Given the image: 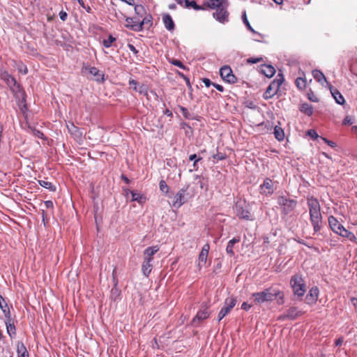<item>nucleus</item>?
<instances>
[{
	"mask_svg": "<svg viewBox=\"0 0 357 357\" xmlns=\"http://www.w3.org/2000/svg\"><path fill=\"white\" fill-rule=\"evenodd\" d=\"M240 239L238 238H234L228 242L227 246L226 248V252L228 255L232 256L234 255L233 248L235 243L239 242Z\"/></svg>",
	"mask_w": 357,
	"mask_h": 357,
	"instance_id": "obj_30",
	"label": "nucleus"
},
{
	"mask_svg": "<svg viewBox=\"0 0 357 357\" xmlns=\"http://www.w3.org/2000/svg\"><path fill=\"white\" fill-rule=\"evenodd\" d=\"M159 250L158 245L149 247L144 251V259L152 261L153 256Z\"/></svg>",
	"mask_w": 357,
	"mask_h": 357,
	"instance_id": "obj_18",
	"label": "nucleus"
},
{
	"mask_svg": "<svg viewBox=\"0 0 357 357\" xmlns=\"http://www.w3.org/2000/svg\"><path fill=\"white\" fill-rule=\"evenodd\" d=\"M144 7L140 5H137L135 7V11L137 15H141L144 12Z\"/></svg>",
	"mask_w": 357,
	"mask_h": 357,
	"instance_id": "obj_42",
	"label": "nucleus"
},
{
	"mask_svg": "<svg viewBox=\"0 0 357 357\" xmlns=\"http://www.w3.org/2000/svg\"><path fill=\"white\" fill-rule=\"evenodd\" d=\"M18 70L20 73H21L22 74H26V73H27L26 67L22 64L18 67Z\"/></svg>",
	"mask_w": 357,
	"mask_h": 357,
	"instance_id": "obj_47",
	"label": "nucleus"
},
{
	"mask_svg": "<svg viewBox=\"0 0 357 357\" xmlns=\"http://www.w3.org/2000/svg\"><path fill=\"white\" fill-rule=\"evenodd\" d=\"M251 307V305L250 304H248L247 303L244 302L242 305H241V308L243 309V310H248V309H250Z\"/></svg>",
	"mask_w": 357,
	"mask_h": 357,
	"instance_id": "obj_52",
	"label": "nucleus"
},
{
	"mask_svg": "<svg viewBox=\"0 0 357 357\" xmlns=\"http://www.w3.org/2000/svg\"><path fill=\"white\" fill-rule=\"evenodd\" d=\"M354 123L353 119L350 116H347L343 120L344 125H351Z\"/></svg>",
	"mask_w": 357,
	"mask_h": 357,
	"instance_id": "obj_41",
	"label": "nucleus"
},
{
	"mask_svg": "<svg viewBox=\"0 0 357 357\" xmlns=\"http://www.w3.org/2000/svg\"><path fill=\"white\" fill-rule=\"evenodd\" d=\"M33 135L38 138H42L43 137V134L38 130H33Z\"/></svg>",
	"mask_w": 357,
	"mask_h": 357,
	"instance_id": "obj_48",
	"label": "nucleus"
},
{
	"mask_svg": "<svg viewBox=\"0 0 357 357\" xmlns=\"http://www.w3.org/2000/svg\"><path fill=\"white\" fill-rule=\"evenodd\" d=\"M254 302L256 304H261L264 302L277 299V303L282 305L284 303V293L277 287H270L264 289L261 292L254 293L252 295Z\"/></svg>",
	"mask_w": 357,
	"mask_h": 357,
	"instance_id": "obj_1",
	"label": "nucleus"
},
{
	"mask_svg": "<svg viewBox=\"0 0 357 357\" xmlns=\"http://www.w3.org/2000/svg\"><path fill=\"white\" fill-rule=\"evenodd\" d=\"M307 135H308L310 137H312V138H313V139H317V138H318V137H319L318 134H317V133L316 132V131H315V130H308V131H307Z\"/></svg>",
	"mask_w": 357,
	"mask_h": 357,
	"instance_id": "obj_43",
	"label": "nucleus"
},
{
	"mask_svg": "<svg viewBox=\"0 0 357 357\" xmlns=\"http://www.w3.org/2000/svg\"><path fill=\"white\" fill-rule=\"evenodd\" d=\"M236 215L243 219L249 220L250 219V213L248 210V205L244 200H239L236 203Z\"/></svg>",
	"mask_w": 357,
	"mask_h": 357,
	"instance_id": "obj_7",
	"label": "nucleus"
},
{
	"mask_svg": "<svg viewBox=\"0 0 357 357\" xmlns=\"http://www.w3.org/2000/svg\"><path fill=\"white\" fill-rule=\"evenodd\" d=\"M275 3L278 5H281L283 2V0H273Z\"/></svg>",
	"mask_w": 357,
	"mask_h": 357,
	"instance_id": "obj_59",
	"label": "nucleus"
},
{
	"mask_svg": "<svg viewBox=\"0 0 357 357\" xmlns=\"http://www.w3.org/2000/svg\"><path fill=\"white\" fill-rule=\"evenodd\" d=\"M278 202V204L283 207V210L285 213L291 211L296 205L294 200L289 199L285 197H280Z\"/></svg>",
	"mask_w": 357,
	"mask_h": 357,
	"instance_id": "obj_9",
	"label": "nucleus"
},
{
	"mask_svg": "<svg viewBox=\"0 0 357 357\" xmlns=\"http://www.w3.org/2000/svg\"><path fill=\"white\" fill-rule=\"evenodd\" d=\"M45 204L47 208L52 207L53 206V204L51 201H47Z\"/></svg>",
	"mask_w": 357,
	"mask_h": 357,
	"instance_id": "obj_58",
	"label": "nucleus"
},
{
	"mask_svg": "<svg viewBox=\"0 0 357 357\" xmlns=\"http://www.w3.org/2000/svg\"><path fill=\"white\" fill-rule=\"evenodd\" d=\"M126 23L125 26L134 31H138L142 29V26L144 24V21H142L141 23H139L138 20H135L132 17H126Z\"/></svg>",
	"mask_w": 357,
	"mask_h": 357,
	"instance_id": "obj_13",
	"label": "nucleus"
},
{
	"mask_svg": "<svg viewBox=\"0 0 357 357\" xmlns=\"http://www.w3.org/2000/svg\"><path fill=\"white\" fill-rule=\"evenodd\" d=\"M328 224L331 229L335 234L342 237L347 238L351 241H356L355 235L352 232L346 229L334 216L331 215L328 217Z\"/></svg>",
	"mask_w": 357,
	"mask_h": 357,
	"instance_id": "obj_3",
	"label": "nucleus"
},
{
	"mask_svg": "<svg viewBox=\"0 0 357 357\" xmlns=\"http://www.w3.org/2000/svg\"><path fill=\"white\" fill-rule=\"evenodd\" d=\"M7 331L9 335H11V332L14 333L15 326L10 323H6Z\"/></svg>",
	"mask_w": 357,
	"mask_h": 357,
	"instance_id": "obj_44",
	"label": "nucleus"
},
{
	"mask_svg": "<svg viewBox=\"0 0 357 357\" xmlns=\"http://www.w3.org/2000/svg\"><path fill=\"white\" fill-rule=\"evenodd\" d=\"M352 130H356V131H357V126H354V127L352 128Z\"/></svg>",
	"mask_w": 357,
	"mask_h": 357,
	"instance_id": "obj_64",
	"label": "nucleus"
},
{
	"mask_svg": "<svg viewBox=\"0 0 357 357\" xmlns=\"http://www.w3.org/2000/svg\"><path fill=\"white\" fill-rule=\"evenodd\" d=\"M261 72L267 77H271L275 73V70L271 65H264L261 67Z\"/></svg>",
	"mask_w": 357,
	"mask_h": 357,
	"instance_id": "obj_24",
	"label": "nucleus"
},
{
	"mask_svg": "<svg viewBox=\"0 0 357 357\" xmlns=\"http://www.w3.org/2000/svg\"><path fill=\"white\" fill-rule=\"evenodd\" d=\"M321 139L325 142L326 143L328 146L334 148L336 146V144L332 141H330V140H328L327 139L324 138V137H321Z\"/></svg>",
	"mask_w": 357,
	"mask_h": 357,
	"instance_id": "obj_45",
	"label": "nucleus"
},
{
	"mask_svg": "<svg viewBox=\"0 0 357 357\" xmlns=\"http://www.w3.org/2000/svg\"><path fill=\"white\" fill-rule=\"evenodd\" d=\"M329 88L336 102L339 105H343L345 100L341 93L338 90L333 89L331 86Z\"/></svg>",
	"mask_w": 357,
	"mask_h": 357,
	"instance_id": "obj_23",
	"label": "nucleus"
},
{
	"mask_svg": "<svg viewBox=\"0 0 357 357\" xmlns=\"http://www.w3.org/2000/svg\"><path fill=\"white\" fill-rule=\"evenodd\" d=\"M126 194L129 192L131 194L132 201H136L139 204H143L146 200L145 197L138 192L135 191H129L128 190H126Z\"/></svg>",
	"mask_w": 357,
	"mask_h": 357,
	"instance_id": "obj_26",
	"label": "nucleus"
},
{
	"mask_svg": "<svg viewBox=\"0 0 357 357\" xmlns=\"http://www.w3.org/2000/svg\"><path fill=\"white\" fill-rule=\"evenodd\" d=\"M203 82L207 87L211 85V81L208 79H204Z\"/></svg>",
	"mask_w": 357,
	"mask_h": 357,
	"instance_id": "obj_56",
	"label": "nucleus"
},
{
	"mask_svg": "<svg viewBox=\"0 0 357 357\" xmlns=\"http://www.w3.org/2000/svg\"><path fill=\"white\" fill-rule=\"evenodd\" d=\"M184 1L185 3V6L187 8L192 7L196 10H204V8L202 6L197 5V3L194 1H190L188 0H184Z\"/></svg>",
	"mask_w": 357,
	"mask_h": 357,
	"instance_id": "obj_35",
	"label": "nucleus"
},
{
	"mask_svg": "<svg viewBox=\"0 0 357 357\" xmlns=\"http://www.w3.org/2000/svg\"><path fill=\"white\" fill-rule=\"evenodd\" d=\"M59 17L61 20L65 21L67 18V14L66 12L61 11L59 13Z\"/></svg>",
	"mask_w": 357,
	"mask_h": 357,
	"instance_id": "obj_51",
	"label": "nucleus"
},
{
	"mask_svg": "<svg viewBox=\"0 0 357 357\" xmlns=\"http://www.w3.org/2000/svg\"><path fill=\"white\" fill-rule=\"evenodd\" d=\"M214 86L220 91H223V87L219 84H213Z\"/></svg>",
	"mask_w": 357,
	"mask_h": 357,
	"instance_id": "obj_57",
	"label": "nucleus"
},
{
	"mask_svg": "<svg viewBox=\"0 0 357 357\" xmlns=\"http://www.w3.org/2000/svg\"><path fill=\"white\" fill-rule=\"evenodd\" d=\"M152 267L153 265L151 264V261L144 259L142 266V271L143 274L146 277L149 276V275L151 272Z\"/></svg>",
	"mask_w": 357,
	"mask_h": 357,
	"instance_id": "obj_28",
	"label": "nucleus"
},
{
	"mask_svg": "<svg viewBox=\"0 0 357 357\" xmlns=\"http://www.w3.org/2000/svg\"><path fill=\"white\" fill-rule=\"evenodd\" d=\"M228 6L229 3L218 8L215 12L213 13V17L221 24H225L229 22Z\"/></svg>",
	"mask_w": 357,
	"mask_h": 357,
	"instance_id": "obj_6",
	"label": "nucleus"
},
{
	"mask_svg": "<svg viewBox=\"0 0 357 357\" xmlns=\"http://www.w3.org/2000/svg\"><path fill=\"white\" fill-rule=\"evenodd\" d=\"M17 353L19 354V356L27 357L29 356L28 352L26 351V347H24L23 343H18L17 344Z\"/></svg>",
	"mask_w": 357,
	"mask_h": 357,
	"instance_id": "obj_32",
	"label": "nucleus"
},
{
	"mask_svg": "<svg viewBox=\"0 0 357 357\" xmlns=\"http://www.w3.org/2000/svg\"><path fill=\"white\" fill-rule=\"evenodd\" d=\"M128 47H129L130 50L132 51L133 53H135V54L137 53V50L132 45H129Z\"/></svg>",
	"mask_w": 357,
	"mask_h": 357,
	"instance_id": "obj_55",
	"label": "nucleus"
},
{
	"mask_svg": "<svg viewBox=\"0 0 357 357\" xmlns=\"http://www.w3.org/2000/svg\"><path fill=\"white\" fill-rule=\"evenodd\" d=\"M129 85L131 88H132L135 91L139 92V93H143L146 95L147 93V87L144 85L139 86V84L134 79H130L129 81Z\"/></svg>",
	"mask_w": 357,
	"mask_h": 357,
	"instance_id": "obj_20",
	"label": "nucleus"
},
{
	"mask_svg": "<svg viewBox=\"0 0 357 357\" xmlns=\"http://www.w3.org/2000/svg\"><path fill=\"white\" fill-rule=\"evenodd\" d=\"M302 314V312L298 310L296 307H291L286 313L280 315L279 319L284 320L286 319H294L297 317Z\"/></svg>",
	"mask_w": 357,
	"mask_h": 357,
	"instance_id": "obj_12",
	"label": "nucleus"
},
{
	"mask_svg": "<svg viewBox=\"0 0 357 357\" xmlns=\"http://www.w3.org/2000/svg\"><path fill=\"white\" fill-rule=\"evenodd\" d=\"M296 85L300 90H303L306 86V79L303 77H298L296 79Z\"/></svg>",
	"mask_w": 357,
	"mask_h": 357,
	"instance_id": "obj_36",
	"label": "nucleus"
},
{
	"mask_svg": "<svg viewBox=\"0 0 357 357\" xmlns=\"http://www.w3.org/2000/svg\"><path fill=\"white\" fill-rule=\"evenodd\" d=\"M116 40V38H114L112 36H109L107 39H105L103 40V45L105 47H111L113 42Z\"/></svg>",
	"mask_w": 357,
	"mask_h": 357,
	"instance_id": "obj_38",
	"label": "nucleus"
},
{
	"mask_svg": "<svg viewBox=\"0 0 357 357\" xmlns=\"http://www.w3.org/2000/svg\"><path fill=\"white\" fill-rule=\"evenodd\" d=\"M160 190L165 193L168 192L169 188L166 183V182L163 180H161L159 183Z\"/></svg>",
	"mask_w": 357,
	"mask_h": 357,
	"instance_id": "obj_40",
	"label": "nucleus"
},
{
	"mask_svg": "<svg viewBox=\"0 0 357 357\" xmlns=\"http://www.w3.org/2000/svg\"><path fill=\"white\" fill-rule=\"evenodd\" d=\"M226 315L227 314L225 312L220 310L218 314V321H220V320H222Z\"/></svg>",
	"mask_w": 357,
	"mask_h": 357,
	"instance_id": "obj_53",
	"label": "nucleus"
},
{
	"mask_svg": "<svg viewBox=\"0 0 357 357\" xmlns=\"http://www.w3.org/2000/svg\"><path fill=\"white\" fill-rule=\"evenodd\" d=\"M209 245L205 244L199 255L198 257V261H197V266L199 268H202V267L205 266L207 262V257L209 252Z\"/></svg>",
	"mask_w": 357,
	"mask_h": 357,
	"instance_id": "obj_11",
	"label": "nucleus"
},
{
	"mask_svg": "<svg viewBox=\"0 0 357 357\" xmlns=\"http://www.w3.org/2000/svg\"><path fill=\"white\" fill-rule=\"evenodd\" d=\"M209 316V312L207 308H204L203 310H199L196 317L193 319V322L196 321L199 322L205 319H206Z\"/></svg>",
	"mask_w": 357,
	"mask_h": 357,
	"instance_id": "obj_25",
	"label": "nucleus"
},
{
	"mask_svg": "<svg viewBox=\"0 0 357 357\" xmlns=\"http://www.w3.org/2000/svg\"><path fill=\"white\" fill-rule=\"evenodd\" d=\"M283 81H284V78H283L282 75H278V77L275 79H274L271 83L275 84L277 86V88L279 89V88L281 86V84H282Z\"/></svg>",
	"mask_w": 357,
	"mask_h": 357,
	"instance_id": "obj_39",
	"label": "nucleus"
},
{
	"mask_svg": "<svg viewBox=\"0 0 357 357\" xmlns=\"http://www.w3.org/2000/svg\"><path fill=\"white\" fill-rule=\"evenodd\" d=\"M196 158H197V155L196 154H192V155H190V160H195V161L194 162V167L196 166L197 162L200 160V158H198V159H196Z\"/></svg>",
	"mask_w": 357,
	"mask_h": 357,
	"instance_id": "obj_50",
	"label": "nucleus"
},
{
	"mask_svg": "<svg viewBox=\"0 0 357 357\" xmlns=\"http://www.w3.org/2000/svg\"><path fill=\"white\" fill-rule=\"evenodd\" d=\"M344 340L342 337H340L338 338L336 341H335V345L336 346H340L342 345V342H343Z\"/></svg>",
	"mask_w": 357,
	"mask_h": 357,
	"instance_id": "obj_54",
	"label": "nucleus"
},
{
	"mask_svg": "<svg viewBox=\"0 0 357 357\" xmlns=\"http://www.w3.org/2000/svg\"><path fill=\"white\" fill-rule=\"evenodd\" d=\"M307 205L311 223L314 230L318 231L320 230L322 220L320 204L317 199L311 197L307 199Z\"/></svg>",
	"mask_w": 357,
	"mask_h": 357,
	"instance_id": "obj_2",
	"label": "nucleus"
},
{
	"mask_svg": "<svg viewBox=\"0 0 357 357\" xmlns=\"http://www.w3.org/2000/svg\"><path fill=\"white\" fill-rule=\"evenodd\" d=\"M205 4L212 9H218L222 6L228 4V0H205Z\"/></svg>",
	"mask_w": 357,
	"mask_h": 357,
	"instance_id": "obj_16",
	"label": "nucleus"
},
{
	"mask_svg": "<svg viewBox=\"0 0 357 357\" xmlns=\"http://www.w3.org/2000/svg\"><path fill=\"white\" fill-rule=\"evenodd\" d=\"M220 74L222 79L228 83H235L236 78L232 73L231 68L228 66L222 67L220 70Z\"/></svg>",
	"mask_w": 357,
	"mask_h": 357,
	"instance_id": "obj_8",
	"label": "nucleus"
},
{
	"mask_svg": "<svg viewBox=\"0 0 357 357\" xmlns=\"http://www.w3.org/2000/svg\"><path fill=\"white\" fill-rule=\"evenodd\" d=\"M78 3L81 6H84V1L83 0H77Z\"/></svg>",
	"mask_w": 357,
	"mask_h": 357,
	"instance_id": "obj_60",
	"label": "nucleus"
},
{
	"mask_svg": "<svg viewBox=\"0 0 357 357\" xmlns=\"http://www.w3.org/2000/svg\"><path fill=\"white\" fill-rule=\"evenodd\" d=\"M0 308L3 311V313L4 314L5 317L8 319H10V312L7 303L3 302V301L0 302Z\"/></svg>",
	"mask_w": 357,
	"mask_h": 357,
	"instance_id": "obj_33",
	"label": "nucleus"
},
{
	"mask_svg": "<svg viewBox=\"0 0 357 357\" xmlns=\"http://www.w3.org/2000/svg\"><path fill=\"white\" fill-rule=\"evenodd\" d=\"M169 7L171 9H174L176 7V6L174 4H172V5H170Z\"/></svg>",
	"mask_w": 357,
	"mask_h": 357,
	"instance_id": "obj_62",
	"label": "nucleus"
},
{
	"mask_svg": "<svg viewBox=\"0 0 357 357\" xmlns=\"http://www.w3.org/2000/svg\"><path fill=\"white\" fill-rule=\"evenodd\" d=\"M274 135L278 141H282L284 138L283 130L278 126H275L274 128Z\"/></svg>",
	"mask_w": 357,
	"mask_h": 357,
	"instance_id": "obj_31",
	"label": "nucleus"
},
{
	"mask_svg": "<svg viewBox=\"0 0 357 357\" xmlns=\"http://www.w3.org/2000/svg\"><path fill=\"white\" fill-rule=\"evenodd\" d=\"M291 287L295 295L303 296L306 291L305 285L301 275H294L291 279Z\"/></svg>",
	"mask_w": 357,
	"mask_h": 357,
	"instance_id": "obj_5",
	"label": "nucleus"
},
{
	"mask_svg": "<svg viewBox=\"0 0 357 357\" xmlns=\"http://www.w3.org/2000/svg\"><path fill=\"white\" fill-rule=\"evenodd\" d=\"M143 21H144V24L147 22H150V20H147L146 18L144 19Z\"/></svg>",
	"mask_w": 357,
	"mask_h": 357,
	"instance_id": "obj_63",
	"label": "nucleus"
},
{
	"mask_svg": "<svg viewBox=\"0 0 357 357\" xmlns=\"http://www.w3.org/2000/svg\"><path fill=\"white\" fill-rule=\"evenodd\" d=\"M0 77L6 82L8 86L12 87L16 85V81L15 78L10 76L8 72L3 70H0Z\"/></svg>",
	"mask_w": 357,
	"mask_h": 357,
	"instance_id": "obj_19",
	"label": "nucleus"
},
{
	"mask_svg": "<svg viewBox=\"0 0 357 357\" xmlns=\"http://www.w3.org/2000/svg\"><path fill=\"white\" fill-rule=\"evenodd\" d=\"M242 19H243V23L245 24V25L247 26V28L252 32L254 34L257 35V36H259V38H262V35L258 32H257L256 31H255L253 29V28L251 26L248 18H247V15H246V13L245 12H243V16H242Z\"/></svg>",
	"mask_w": 357,
	"mask_h": 357,
	"instance_id": "obj_29",
	"label": "nucleus"
},
{
	"mask_svg": "<svg viewBox=\"0 0 357 357\" xmlns=\"http://www.w3.org/2000/svg\"><path fill=\"white\" fill-rule=\"evenodd\" d=\"M236 300L235 298L229 297L226 298L225 301V305L221 309V310L226 314H227L231 311V310L236 305Z\"/></svg>",
	"mask_w": 357,
	"mask_h": 357,
	"instance_id": "obj_17",
	"label": "nucleus"
},
{
	"mask_svg": "<svg viewBox=\"0 0 357 357\" xmlns=\"http://www.w3.org/2000/svg\"><path fill=\"white\" fill-rule=\"evenodd\" d=\"M123 179L126 182V183H128L129 180L128 178L125 177V176H123Z\"/></svg>",
	"mask_w": 357,
	"mask_h": 357,
	"instance_id": "obj_61",
	"label": "nucleus"
},
{
	"mask_svg": "<svg viewBox=\"0 0 357 357\" xmlns=\"http://www.w3.org/2000/svg\"><path fill=\"white\" fill-rule=\"evenodd\" d=\"M313 77L323 86H328L330 87L331 86L327 82V79L325 75L319 70H314L312 71Z\"/></svg>",
	"mask_w": 357,
	"mask_h": 357,
	"instance_id": "obj_14",
	"label": "nucleus"
},
{
	"mask_svg": "<svg viewBox=\"0 0 357 357\" xmlns=\"http://www.w3.org/2000/svg\"><path fill=\"white\" fill-rule=\"evenodd\" d=\"M301 111L304 112L308 116H310L313 113V108L309 104H303L301 107Z\"/></svg>",
	"mask_w": 357,
	"mask_h": 357,
	"instance_id": "obj_34",
	"label": "nucleus"
},
{
	"mask_svg": "<svg viewBox=\"0 0 357 357\" xmlns=\"http://www.w3.org/2000/svg\"><path fill=\"white\" fill-rule=\"evenodd\" d=\"M318 296H319V289L317 287H312L309 293L307 294V295L306 296V302L308 303V304H313L314 303L317 299H318Z\"/></svg>",
	"mask_w": 357,
	"mask_h": 357,
	"instance_id": "obj_15",
	"label": "nucleus"
},
{
	"mask_svg": "<svg viewBox=\"0 0 357 357\" xmlns=\"http://www.w3.org/2000/svg\"><path fill=\"white\" fill-rule=\"evenodd\" d=\"M191 195L188 192V187L180 189L174 196L172 197V206L176 208L185 204Z\"/></svg>",
	"mask_w": 357,
	"mask_h": 357,
	"instance_id": "obj_4",
	"label": "nucleus"
},
{
	"mask_svg": "<svg viewBox=\"0 0 357 357\" xmlns=\"http://www.w3.org/2000/svg\"><path fill=\"white\" fill-rule=\"evenodd\" d=\"M275 189L274 183L272 180L268 178H266L264 181V183L260 185L261 193L266 195H271L274 192Z\"/></svg>",
	"mask_w": 357,
	"mask_h": 357,
	"instance_id": "obj_10",
	"label": "nucleus"
},
{
	"mask_svg": "<svg viewBox=\"0 0 357 357\" xmlns=\"http://www.w3.org/2000/svg\"><path fill=\"white\" fill-rule=\"evenodd\" d=\"M172 63L174 66H176L181 68H184L183 65L182 64V63L180 61L174 60V61H172Z\"/></svg>",
	"mask_w": 357,
	"mask_h": 357,
	"instance_id": "obj_49",
	"label": "nucleus"
},
{
	"mask_svg": "<svg viewBox=\"0 0 357 357\" xmlns=\"http://www.w3.org/2000/svg\"><path fill=\"white\" fill-rule=\"evenodd\" d=\"M40 185L47 189H50L51 190H55V188L53 187L52 183L47 181H39Z\"/></svg>",
	"mask_w": 357,
	"mask_h": 357,
	"instance_id": "obj_37",
	"label": "nucleus"
},
{
	"mask_svg": "<svg viewBox=\"0 0 357 357\" xmlns=\"http://www.w3.org/2000/svg\"><path fill=\"white\" fill-rule=\"evenodd\" d=\"M85 72L89 73L90 75L95 77L96 79L98 82L103 80V75L100 73L99 70L95 67H85Z\"/></svg>",
	"mask_w": 357,
	"mask_h": 357,
	"instance_id": "obj_22",
	"label": "nucleus"
},
{
	"mask_svg": "<svg viewBox=\"0 0 357 357\" xmlns=\"http://www.w3.org/2000/svg\"><path fill=\"white\" fill-rule=\"evenodd\" d=\"M278 90L279 89L277 88V86L275 84L271 83V84L267 88V89L264 93V97L266 98H270L273 97L275 94H276Z\"/></svg>",
	"mask_w": 357,
	"mask_h": 357,
	"instance_id": "obj_27",
	"label": "nucleus"
},
{
	"mask_svg": "<svg viewBox=\"0 0 357 357\" xmlns=\"http://www.w3.org/2000/svg\"><path fill=\"white\" fill-rule=\"evenodd\" d=\"M261 60H262V58H261V57L257 58V59L250 58L248 59V62L250 63H257L261 61Z\"/></svg>",
	"mask_w": 357,
	"mask_h": 357,
	"instance_id": "obj_46",
	"label": "nucleus"
},
{
	"mask_svg": "<svg viewBox=\"0 0 357 357\" xmlns=\"http://www.w3.org/2000/svg\"><path fill=\"white\" fill-rule=\"evenodd\" d=\"M162 21L167 30L173 31L174 29V22L169 14H164L162 16Z\"/></svg>",
	"mask_w": 357,
	"mask_h": 357,
	"instance_id": "obj_21",
	"label": "nucleus"
}]
</instances>
